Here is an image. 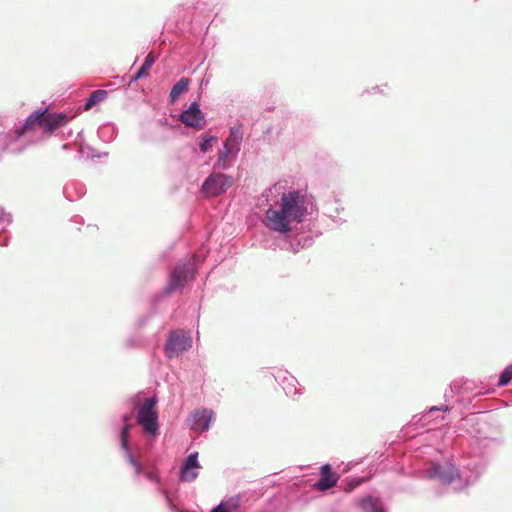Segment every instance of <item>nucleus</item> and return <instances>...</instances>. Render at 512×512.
Masks as SVG:
<instances>
[{"instance_id":"nucleus-12","label":"nucleus","mask_w":512,"mask_h":512,"mask_svg":"<svg viewBox=\"0 0 512 512\" xmlns=\"http://www.w3.org/2000/svg\"><path fill=\"white\" fill-rule=\"evenodd\" d=\"M199 469L198 453L189 454L180 469V480L182 482L194 481L199 475Z\"/></svg>"},{"instance_id":"nucleus-11","label":"nucleus","mask_w":512,"mask_h":512,"mask_svg":"<svg viewBox=\"0 0 512 512\" xmlns=\"http://www.w3.org/2000/svg\"><path fill=\"white\" fill-rule=\"evenodd\" d=\"M179 120L186 126L197 129L202 128L206 122L199 104L196 101L192 102L187 109L182 111Z\"/></svg>"},{"instance_id":"nucleus-1","label":"nucleus","mask_w":512,"mask_h":512,"mask_svg":"<svg viewBox=\"0 0 512 512\" xmlns=\"http://www.w3.org/2000/svg\"><path fill=\"white\" fill-rule=\"evenodd\" d=\"M269 208L265 211L264 225L279 234H288L293 223H301L309 213L312 202L300 190L286 192L285 186L276 183L266 189L262 195Z\"/></svg>"},{"instance_id":"nucleus-8","label":"nucleus","mask_w":512,"mask_h":512,"mask_svg":"<svg viewBox=\"0 0 512 512\" xmlns=\"http://www.w3.org/2000/svg\"><path fill=\"white\" fill-rule=\"evenodd\" d=\"M215 420V413L209 408L195 409L187 418V425L190 430L197 433H204L210 429L211 423Z\"/></svg>"},{"instance_id":"nucleus-13","label":"nucleus","mask_w":512,"mask_h":512,"mask_svg":"<svg viewBox=\"0 0 512 512\" xmlns=\"http://www.w3.org/2000/svg\"><path fill=\"white\" fill-rule=\"evenodd\" d=\"M339 480V476L332 471L329 464H324L320 468V477L315 483V488L319 491H326L333 488Z\"/></svg>"},{"instance_id":"nucleus-19","label":"nucleus","mask_w":512,"mask_h":512,"mask_svg":"<svg viewBox=\"0 0 512 512\" xmlns=\"http://www.w3.org/2000/svg\"><path fill=\"white\" fill-rule=\"evenodd\" d=\"M107 97V91L105 90H96L91 93L90 97L87 99L86 104L84 105V110L88 111L96 104L102 102Z\"/></svg>"},{"instance_id":"nucleus-4","label":"nucleus","mask_w":512,"mask_h":512,"mask_svg":"<svg viewBox=\"0 0 512 512\" xmlns=\"http://www.w3.org/2000/svg\"><path fill=\"white\" fill-rule=\"evenodd\" d=\"M197 273V259L192 256L185 261L179 262L171 270L167 284L162 292L157 296L158 301L161 298L170 296L171 294L181 290L184 286L194 280Z\"/></svg>"},{"instance_id":"nucleus-27","label":"nucleus","mask_w":512,"mask_h":512,"mask_svg":"<svg viewBox=\"0 0 512 512\" xmlns=\"http://www.w3.org/2000/svg\"><path fill=\"white\" fill-rule=\"evenodd\" d=\"M129 461H130V466L134 467L136 469V471L138 472L139 468H140V465L137 462V460L132 456L131 453H130Z\"/></svg>"},{"instance_id":"nucleus-9","label":"nucleus","mask_w":512,"mask_h":512,"mask_svg":"<svg viewBox=\"0 0 512 512\" xmlns=\"http://www.w3.org/2000/svg\"><path fill=\"white\" fill-rule=\"evenodd\" d=\"M275 380L282 386L285 394L289 397L300 396L303 393V387L298 380L287 370L276 369L273 373Z\"/></svg>"},{"instance_id":"nucleus-6","label":"nucleus","mask_w":512,"mask_h":512,"mask_svg":"<svg viewBox=\"0 0 512 512\" xmlns=\"http://www.w3.org/2000/svg\"><path fill=\"white\" fill-rule=\"evenodd\" d=\"M193 344L189 331L176 329L169 332L163 345V352L168 359L178 358L187 352Z\"/></svg>"},{"instance_id":"nucleus-5","label":"nucleus","mask_w":512,"mask_h":512,"mask_svg":"<svg viewBox=\"0 0 512 512\" xmlns=\"http://www.w3.org/2000/svg\"><path fill=\"white\" fill-rule=\"evenodd\" d=\"M242 133L239 128L230 129L229 136L223 143V147L218 150L217 160L214 163V169L227 170L231 167L241 149Z\"/></svg>"},{"instance_id":"nucleus-22","label":"nucleus","mask_w":512,"mask_h":512,"mask_svg":"<svg viewBox=\"0 0 512 512\" xmlns=\"http://www.w3.org/2000/svg\"><path fill=\"white\" fill-rule=\"evenodd\" d=\"M312 243V239L311 238H304L303 239V242L299 239L297 241V244H290V247L292 249L293 252H298L300 249H303L305 247H308L310 246Z\"/></svg>"},{"instance_id":"nucleus-24","label":"nucleus","mask_w":512,"mask_h":512,"mask_svg":"<svg viewBox=\"0 0 512 512\" xmlns=\"http://www.w3.org/2000/svg\"><path fill=\"white\" fill-rule=\"evenodd\" d=\"M362 482H363V478H352V479H349L347 481V487L345 488V490L347 492H350L353 489H355L357 486H359Z\"/></svg>"},{"instance_id":"nucleus-26","label":"nucleus","mask_w":512,"mask_h":512,"mask_svg":"<svg viewBox=\"0 0 512 512\" xmlns=\"http://www.w3.org/2000/svg\"><path fill=\"white\" fill-rule=\"evenodd\" d=\"M448 409H449V408H448V406H446V405L433 406V407H431V408L429 409V413H433V412H435V411H443V412H445V411H447Z\"/></svg>"},{"instance_id":"nucleus-15","label":"nucleus","mask_w":512,"mask_h":512,"mask_svg":"<svg viewBox=\"0 0 512 512\" xmlns=\"http://www.w3.org/2000/svg\"><path fill=\"white\" fill-rule=\"evenodd\" d=\"M40 117L39 111H34L31 115L25 120V123L22 128L16 130L17 137H22L26 132L33 130L36 126L40 127Z\"/></svg>"},{"instance_id":"nucleus-29","label":"nucleus","mask_w":512,"mask_h":512,"mask_svg":"<svg viewBox=\"0 0 512 512\" xmlns=\"http://www.w3.org/2000/svg\"><path fill=\"white\" fill-rule=\"evenodd\" d=\"M127 419H128V417H127L126 415H125V416H123V420H124L125 422L127 421Z\"/></svg>"},{"instance_id":"nucleus-2","label":"nucleus","mask_w":512,"mask_h":512,"mask_svg":"<svg viewBox=\"0 0 512 512\" xmlns=\"http://www.w3.org/2000/svg\"><path fill=\"white\" fill-rule=\"evenodd\" d=\"M485 465L480 460H471L460 471L451 460L433 462L425 471L426 478L442 485L456 483V490H462L473 485L484 473Z\"/></svg>"},{"instance_id":"nucleus-21","label":"nucleus","mask_w":512,"mask_h":512,"mask_svg":"<svg viewBox=\"0 0 512 512\" xmlns=\"http://www.w3.org/2000/svg\"><path fill=\"white\" fill-rule=\"evenodd\" d=\"M512 379V364L508 365L500 374L498 386L503 387L510 383Z\"/></svg>"},{"instance_id":"nucleus-17","label":"nucleus","mask_w":512,"mask_h":512,"mask_svg":"<svg viewBox=\"0 0 512 512\" xmlns=\"http://www.w3.org/2000/svg\"><path fill=\"white\" fill-rule=\"evenodd\" d=\"M155 62V58L152 52H150L144 59V62L142 63L141 67L138 69V71L130 77V84L132 82H135L145 75L148 74V71L151 69L152 65Z\"/></svg>"},{"instance_id":"nucleus-23","label":"nucleus","mask_w":512,"mask_h":512,"mask_svg":"<svg viewBox=\"0 0 512 512\" xmlns=\"http://www.w3.org/2000/svg\"><path fill=\"white\" fill-rule=\"evenodd\" d=\"M213 140H215L214 136L203 138L199 143L200 150L203 153L207 152L210 148L211 141Z\"/></svg>"},{"instance_id":"nucleus-16","label":"nucleus","mask_w":512,"mask_h":512,"mask_svg":"<svg viewBox=\"0 0 512 512\" xmlns=\"http://www.w3.org/2000/svg\"><path fill=\"white\" fill-rule=\"evenodd\" d=\"M358 506L363 512H386L385 509L377 505V500L371 495H366L358 501Z\"/></svg>"},{"instance_id":"nucleus-25","label":"nucleus","mask_w":512,"mask_h":512,"mask_svg":"<svg viewBox=\"0 0 512 512\" xmlns=\"http://www.w3.org/2000/svg\"><path fill=\"white\" fill-rule=\"evenodd\" d=\"M121 442L124 448L128 446V423H125L121 430Z\"/></svg>"},{"instance_id":"nucleus-10","label":"nucleus","mask_w":512,"mask_h":512,"mask_svg":"<svg viewBox=\"0 0 512 512\" xmlns=\"http://www.w3.org/2000/svg\"><path fill=\"white\" fill-rule=\"evenodd\" d=\"M40 128L44 132L52 133L56 129L64 126L68 122V117L64 113H50L48 109L39 111Z\"/></svg>"},{"instance_id":"nucleus-3","label":"nucleus","mask_w":512,"mask_h":512,"mask_svg":"<svg viewBox=\"0 0 512 512\" xmlns=\"http://www.w3.org/2000/svg\"><path fill=\"white\" fill-rule=\"evenodd\" d=\"M158 398L154 394L134 401L135 423L147 439H156L160 434Z\"/></svg>"},{"instance_id":"nucleus-18","label":"nucleus","mask_w":512,"mask_h":512,"mask_svg":"<svg viewBox=\"0 0 512 512\" xmlns=\"http://www.w3.org/2000/svg\"><path fill=\"white\" fill-rule=\"evenodd\" d=\"M189 86V79L188 78H181L179 81H177L171 88L169 99L170 102L174 103L184 92L188 90Z\"/></svg>"},{"instance_id":"nucleus-28","label":"nucleus","mask_w":512,"mask_h":512,"mask_svg":"<svg viewBox=\"0 0 512 512\" xmlns=\"http://www.w3.org/2000/svg\"><path fill=\"white\" fill-rule=\"evenodd\" d=\"M211 512H227V510L225 509V505L222 504V502L220 504H218L216 507H214Z\"/></svg>"},{"instance_id":"nucleus-14","label":"nucleus","mask_w":512,"mask_h":512,"mask_svg":"<svg viewBox=\"0 0 512 512\" xmlns=\"http://www.w3.org/2000/svg\"><path fill=\"white\" fill-rule=\"evenodd\" d=\"M344 211L343 206L340 204L338 200H334L327 204L325 209V215L331 218L334 222H336L338 225H341L345 222V219L338 218L337 216Z\"/></svg>"},{"instance_id":"nucleus-7","label":"nucleus","mask_w":512,"mask_h":512,"mask_svg":"<svg viewBox=\"0 0 512 512\" xmlns=\"http://www.w3.org/2000/svg\"><path fill=\"white\" fill-rule=\"evenodd\" d=\"M232 176L214 172L211 173L202 183L201 191L206 197H215L225 193L233 184Z\"/></svg>"},{"instance_id":"nucleus-20","label":"nucleus","mask_w":512,"mask_h":512,"mask_svg":"<svg viewBox=\"0 0 512 512\" xmlns=\"http://www.w3.org/2000/svg\"><path fill=\"white\" fill-rule=\"evenodd\" d=\"M222 504L225 505L227 512H240L241 497L239 495L230 497L227 500L222 501Z\"/></svg>"}]
</instances>
